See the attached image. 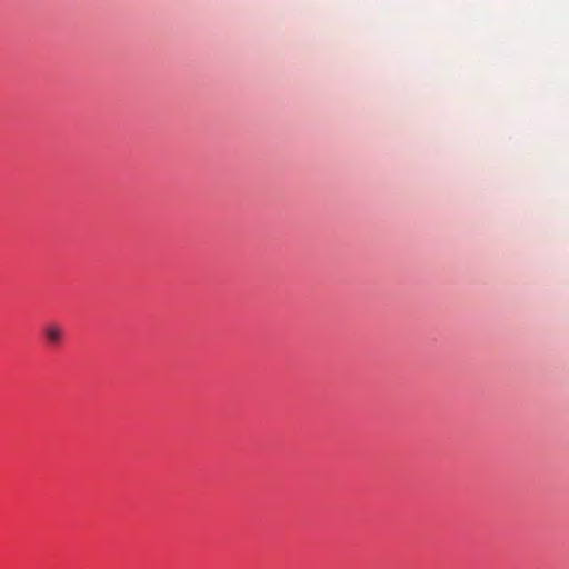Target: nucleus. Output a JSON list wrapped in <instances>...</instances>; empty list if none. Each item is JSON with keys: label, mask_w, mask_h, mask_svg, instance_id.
I'll use <instances>...</instances> for the list:
<instances>
[{"label": "nucleus", "mask_w": 569, "mask_h": 569, "mask_svg": "<svg viewBox=\"0 0 569 569\" xmlns=\"http://www.w3.org/2000/svg\"><path fill=\"white\" fill-rule=\"evenodd\" d=\"M47 342L51 346H58L64 336V329L60 323L51 322L43 328Z\"/></svg>", "instance_id": "nucleus-1"}]
</instances>
